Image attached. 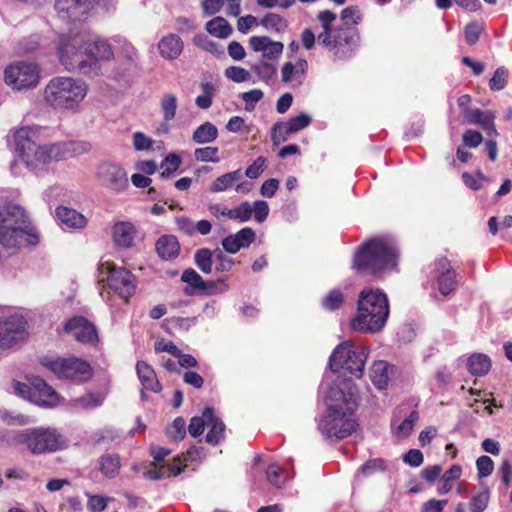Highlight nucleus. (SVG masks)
I'll list each match as a JSON object with an SVG mask.
<instances>
[{
    "mask_svg": "<svg viewBox=\"0 0 512 512\" xmlns=\"http://www.w3.org/2000/svg\"><path fill=\"white\" fill-rule=\"evenodd\" d=\"M367 352L365 348L356 349L351 342L339 344L329 357V367L333 373L342 369L360 378L363 375Z\"/></svg>",
    "mask_w": 512,
    "mask_h": 512,
    "instance_id": "obj_10",
    "label": "nucleus"
},
{
    "mask_svg": "<svg viewBox=\"0 0 512 512\" xmlns=\"http://www.w3.org/2000/svg\"><path fill=\"white\" fill-rule=\"evenodd\" d=\"M393 366L385 361H376L370 369V379L378 389H386L389 382V373Z\"/></svg>",
    "mask_w": 512,
    "mask_h": 512,
    "instance_id": "obj_27",
    "label": "nucleus"
},
{
    "mask_svg": "<svg viewBox=\"0 0 512 512\" xmlns=\"http://www.w3.org/2000/svg\"><path fill=\"white\" fill-rule=\"evenodd\" d=\"M4 80L15 90L33 88L39 83L40 70L33 62L16 61L5 68Z\"/></svg>",
    "mask_w": 512,
    "mask_h": 512,
    "instance_id": "obj_11",
    "label": "nucleus"
},
{
    "mask_svg": "<svg viewBox=\"0 0 512 512\" xmlns=\"http://www.w3.org/2000/svg\"><path fill=\"white\" fill-rule=\"evenodd\" d=\"M136 228L130 222L119 221L112 227V237L116 246L131 248L134 246Z\"/></svg>",
    "mask_w": 512,
    "mask_h": 512,
    "instance_id": "obj_23",
    "label": "nucleus"
},
{
    "mask_svg": "<svg viewBox=\"0 0 512 512\" xmlns=\"http://www.w3.org/2000/svg\"><path fill=\"white\" fill-rule=\"evenodd\" d=\"M317 20L322 32L317 36L319 45L327 50L338 61L352 58L361 45V34L358 25L363 20L359 6L352 5L341 10V24L333 25L336 14L331 10L320 11Z\"/></svg>",
    "mask_w": 512,
    "mask_h": 512,
    "instance_id": "obj_1",
    "label": "nucleus"
},
{
    "mask_svg": "<svg viewBox=\"0 0 512 512\" xmlns=\"http://www.w3.org/2000/svg\"><path fill=\"white\" fill-rule=\"evenodd\" d=\"M463 145L468 148H476L483 141V136L479 131L469 129L462 136Z\"/></svg>",
    "mask_w": 512,
    "mask_h": 512,
    "instance_id": "obj_59",
    "label": "nucleus"
},
{
    "mask_svg": "<svg viewBox=\"0 0 512 512\" xmlns=\"http://www.w3.org/2000/svg\"><path fill=\"white\" fill-rule=\"evenodd\" d=\"M38 234L32 228L9 227L4 223L0 227V244L6 248L18 249L23 245H36Z\"/></svg>",
    "mask_w": 512,
    "mask_h": 512,
    "instance_id": "obj_14",
    "label": "nucleus"
},
{
    "mask_svg": "<svg viewBox=\"0 0 512 512\" xmlns=\"http://www.w3.org/2000/svg\"><path fill=\"white\" fill-rule=\"evenodd\" d=\"M396 265L395 248L380 237L365 241L353 257V268L362 275L377 276L392 270Z\"/></svg>",
    "mask_w": 512,
    "mask_h": 512,
    "instance_id": "obj_5",
    "label": "nucleus"
},
{
    "mask_svg": "<svg viewBox=\"0 0 512 512\" xmlns=\"http://www.w3.org/2000/svg\"><path fill=\"white\" fill-rule=\"evenodd\" d=\"M260 24L265 29L272 30L275 33H283L288 27L287 20L277 13H267L261 19Z\"/></svg>",
    "mask_w": 512,
    "mask_h": 512,
    "instance_id": "obj_35",
    "label": "nucleus"
},
{
    "mask_svg": "<svg viewBox=\"0 0 512 512\" xmlns=\"http://www.w3.org/2000/svg\"><path fill=\"white\" fill-rule=\"evenodd\" d=\"M435 269L439 273L437 281L440 293L445 296L449 295L457 286L455 270L446 257L436 259Z\"/></svg>",
    "mask_w": 512,
    "mask_h": 512,
    "instance_id": "obj_18",
    "label": "nucleus"
},
{
    "mask_svg": "<svg viewBox=\"0 0 512 512\" xmlns=\"http://www.w3.org/2000/svg\"><path fill=\"white\" fill-rule=\"evenodd\" d=\"M490 493L488 488H485L482 492L474 495L470 500V511L471 512H483L489 503Z\"/></svg>",
    "mask_w": 512,
    "mask_h": 512,
    "instance_id": "obj_49",
    "label": "nucleus"
},
{
    "mask_svg": "<svg viewBox=\"0 0 512 512\" xmlns=\"http://www.w3.org/2000/svg\"><path fill=\"white\" fill-rule=\"evenodd\" d=\"M476 467L478 477L485 478L492 474L494 470V462L489 456L482 455L476 460Z\"/></svg>",
    "mask_w": 512,
    "mask_h": 512,
    "instance_id": "obj_53",
    "label": "nucleus"
},
{
    "mask_svg": "<svg viewBox=\"0 0 512 512\" xmlns=\"http://www.w3.org/2000/svg\"><path fill=\"white\" fill-rule=\"evenodd\" d=\"M424 461V455L419 449H410L403 455V462L411 467H419Z\"/></svg>",
    "mask_w": 512,
    "mask_h": 512,
    "instance_id": "obj_62",
    "label": "nucleus"
},
{
    "mask_svg": "<svg viewBox=\"0 0 512 512\" xmlns=\"http://www.w3.org/2000/svg\"><path fill=\"white\" fill-rule=\"evenodd\" d=\"M205 424H207L206 418L203 416H194L191 418L190 423L188 425V432L192 437L200 436L205 428Z\"/></svg>",
    "mask_w": 512,
    "mask_h": 512,
    "instance_id": "obj_61",
    "label": "nucleus"
},
{
    "mask_svg": "<svg viewBox=\"0 0 512 512\" xmlns=\"http://www.w3.org/2000/svg\"><path fill=\"white\" fill-rule=\"evenodd\" d=\"M167 436L173 441H181L186 435V422L184 418L177 417L166 430Z\"/></svg>",
    "mask_w": 512,
    "mask_h": 512,
    "instance_id": "obj_41",
    "label": "nucleus"
},
{
    "mask_svg": "<svg viewBox=\"0 0 512 512\" xmlns=\"http://www.w3.org/2000/svg\"><path fill=\"white\" fill-rule=\"evenodd\" d=\"M264 94L260 89H252L242 93L241 97L246 103V110H252L254 105L263 98Z\"/></svg>",
    "mask_w": 512,
    "mask_h": 512,
    "instance_id": "obj_63",
    "label": "nucleus"
},
{
    "mask_svg": "<svg viewBox=\"0 0 512 512\" xmlns=\"http://www.w3.org/2000/svg\"><path fill=\"white\" fill-rule=\"evenodd\" d=\"M57 54L66 70L79 71L82 74L91 72V64L85 58V34L62 35L59 39Z\"/></svg>",
    "mask_w": 512,
    "mask_h": 512,
    "instance_id": "obj_9",
    "label": "nucleus"
},
{
    "mask_svg": "<svg viewBox=\"0 0 512 512\" xmlns=\"http://www.w3.org/2000/svg\"><path fill=\"white\" fill-rule=\"evenodd\" d=\"M389 312L387 295L381 289H364L359 293L351 327L355 331L377 333L385 326Z\"/></svg>",
    "mask_w": 512,
    "mask_h": 512,
    "instance_id": "obj_4",
    "label": "nucleus"
},
{
    "mask_svg": "<svg viewBox=\"0 0 512 512\" xmlns=\"http://www.w3.org/2000/svg\"><path fill=\"white\" fill-rule=\"evenodd\" d=\"M63 329L67 333H72L75 340L82 344H95L99 340L96 326L83 316L68 319Z\"/></svg>",
    "mask_w": 512,
    "mask_h": 512,
    "instance_id": "obj_16",
    "label": "nucleus"
},
{
    "mask_svg": "<svg viewBox=\"0 0 512 512\" xmlns=\"http://www.w3.org/2000/svg\"><path fill=\"white\" fill-rule=\"evenodd\" d=\"M26 321L21 316L0 319V348H9L27 336Z\"/></svg>",
    "mask_w": 512,
    "mask_h": 512,
    "instance_id": "obj_13",
    "label": "nucleus"
},
{
    "mask_svg": "<svg viewBox=\"0 0 512 512\" xmlns=\"http://www.w3.org/2000/svg\"><path fill=\"white\" fill-rule=\"evenodd\" d=\"M242 178V172L240 169H237L232 172H228L217 177L210 185L209 190L211 192H223L227 189L233 187L237 181Z\"/></svg>",
    "mask_w": 512,
    "mask_h": 512,
    "instance_id": "obj_31",
    "label": "nucleus"
},
{
    "mask_svg": "<svg viewBox=\"0 0 512 512\" xmlns=\"http://www.w3.org/2000/svg\"><path fill=\"white\" fill-rule=\"evenodd\" d=\"M120 468L121 459L117 453H107L102 455L99 459V469L101 473L109 479L115 478Z\"/></svg>",
    "mask_w": 512,
    "mask_h": 512,
    "instance_id": "obj_28",
    "label": "nucleus"
},
{
    "mask_svg": "<svg viewBox=\"0 0 512 512\" xmlns=\"http://www.w3.org/2000/svg\"><path fill=\"white\" fill-rule=\"evenodd\" d=\"M106 266L108 270L107 284L109 288L127 301L136 290L135 276L126 268H117L111 263L101 265Z\"/></svg>",
    "mask_w": 512,
    "mask_h": 512,
    "instance_id": "obj_12",
    "label": "nucleus"
},
{
    "mask_svg": "<svg viewBox=\"0 0 512 512\" xmlns=\"http://www.w3.org/2000/svg\"><path fill=\"white\" fill-rule=\"evenodd\" d=\"M35 132L29 127H21L14 132L15 149L27 167L37 168L50 161H61L72 157V143H56L38 146L34 140Z\"/></svg>",
    "mask_w": 512,
    "mask_h": 512,
    "instance_id": "obj_3",
    "label": "nucleus"
},
{
    "mask_svg": "<svg viewBox=\"0 0 512 512\" xmlns=\"http://www.w3.org/2000/svg\"><path fill=\"white\" fill-rule=\"evenodd\" d=\"M292 134L294 133L289 131L288 125L285 122H276L271 129V140L273 145L279 146L281 143L286 142Z\"/></svg>",
    "mask_w": 512,
    "mask_h": 512,
    "instance_id": "obj_37",
    "label": "nucleus"
},
{
    "mask_svg": "<svg viewBox=\"0 0 512 512\" xmlns=\"http://www.w3.org/2000/svg\"><path fill=\"white\" fill-rule=\"evenodd\" d=\"M288 125L289 131L297 133L306 128L311 123V117L305 113H301L285 122Z\"/></svg>",
    "mask_w": 512,
    "mask_h": 512,
    "instance_id": "obj_55",
    "label": "nucleus"
},
{
    "mask_svg": "<svg viewBox=\"0 0 512 512\" xmlns=\"http://www.w3.org/2000/svg\"><path fill=\"white\" fill-rule=\"evenodd\" d=\"M219 149L217 147H203L197 148L194 152L195 159L200 162H212L218 163L220 161L218 157Z\"/></svg>",
    "mask_w": 512,
    "mask_h": 512,
    "instance_id": "obj_48",
    "label": "nucleus"
},
{
    "mask_svg": "<svg viewBox=\"0 0 512 512\" xmlns=\"http://www.w3.org/2000/svg\"><path fill=\"white\" fill-rule=\"evenodd\" d=\"M203 416L206 418L207 424L210 425L205 441L208 444L217 445L224 438L225 424L220 418L215 416L212 407H205L203 409Z\"/></svg>",
    "mask_w": 512,
    "mask_h": 512,
    "instance_id": "obj_22",
    "label": "nucleus"
},
{
    "mask_svg": "<svg viewBox=\"0 0 512 512\" xmlns=\"http://www.w3.org/2000/svg\"><path fill=\"white\" fill-rule=\"evenodd\" d=\"M97 176L108 189L119 193L128 187V177L125 170L118 164L103 162L99 165Z\"/></svg>",
    "mask_w": 512,
    "mask_h": 512,
    "instance_id": "obj_15",
    "label": "nucleus"
},
{
    "mask_svg": "<svg viewBox=\"0 0 512 512\" xmlns=\"http://www.w3.org/2000/svg\"><path fill=\"white\" fill-rule=\"evenodd\" d=\"M40 363L57 379L76 385L89 382L94 375L91 364L87 360L76 356H44Z\"/></svg>",
    "mask_w": 512,
    "mask_h": 512,
    "instance_id": "obj_8",
    "label": "nucleus"
},
{
    "mask_svg": "<svg viewBox=\"0 0 512 512\" xmlns=\"http://www.w3.org/2000/svg\"><path fill=\"white\" fill-rule=\"evenodd\" d=\"M214 252L208 248L198 249L194 254V263L205 274L212 272Z\"/></svg>",
    "mask_w": 512,
    "mask_h": 512,
    "instance_id": "obj_34",
    "label": "nucleus"
},
{
    "mask_svg": "<svg viewBox=\"0 0 512 512\" xmlns=\"http://www.w3.org/2000/svg\"><path fill=\"white\" fill-rule=\"evenodd\" d=\"M136 371L145 390L154 393H158L162 390V385L159 382L154 369L148 363L145 361H138L136 364Z\"/></svg>",
    "mask_w": 512,
    "mask_h": 512,
    "instance_id": "obj_25",
    "label": "nucleus"
},
{
    "mask_svg": "<svg viewBox=\"0 0 512 512\" xmlns=\"http://www.w3.org/2000/svg\"><path fill=\"white\" fill-rule=\"evenodd\" d=\"M218 137L217 127L207 121L198 126L192 134V140L197 144H208L215 141Z\"/></svg>",
    "mask_w": 512,
    "mask_h": 512,
    "instance_id": "obj_30",
    "label": "nucleus"
},
{
    "mask_svg": "<svg viewBox=\"0 0 512 512\" xmlns=\"http://www.w3.org/2000/svg\"><path fill=\"white\" fill-rule=\"evenodd\" d=\"M387 468V463L382 458H374L366 461L363 465L358 469V473L362 474L364 477L371 476L377 472H383Z\"/></svg>",
    "mask_w": 512,
    "mask_h": 512,
    "instance_id": "obj_38",
    "label": "nucleus"
},
{
    "mask_svg": "<svg viewBox=\"0 0 512 512\" xmlns=\"http://www.w3.org/2000/svg\"><path fill=\"white\" fill-rule=\"evenodd\" d=\"M18 385L22 387L19 388L21 393H23L24 390H28L33 401L40 405L51 406L57 403L58 397L56 391L41 378H35L30 387L26 384Z\"/></svg>",
    "mask_w": 512,
    "mask_h": 512,
    "instance_id": "obj_17",
    "label": "nucleus"
},
{
    "mask_svg": "<svg viewBox=\"0 0 512 512\" xmlns=\"http://www.w3.org/2000/svg\"><path fill=\"white\" fill-rule=\"evenodd\" d=\"M330 388L328 398L336 401L329 404L318 429L329 439L342 440L354 433L358 427L355 411L358 408V389L351 379H342Z\"/></svg>",
    "mask_w": 512,
    "mask_h": 512,
    "instance_id": "obj_2",
    "label": "nucleus"
},
{
    "mask_svg": "<svg viewBox=\"0 0 512 512\" xmlns=\"http://www.w3.org/2000/svg\"><path fill=\"white\" fill-rule=\"evenodd\" d=\"M56 216L63 226L69 229H82L87 225L86 217L75 209L59 206L56 208Z\"/></svg>",
    "mask_w": 512,
    "mask_h": 512,
    "instance_id": "obj_24",
    "label": "nucleus"
},
{
    "mask_svg": "<svg viewBox=\"0 0 512 512\" xmlns=\"http://www.w3.org/2000/svg\"><path fill=\"white\" fill-rule=\"evenodd\" d=\"M206 30L209 34L221 39L228 38L233 32L229 22L220 16L209 20L206 23Z\"/></svg>",
    "mask_w": 512,
    "mask_h": 512,
    "instance_id": "obj_32",
    "label": "nucleus"
},
{
    "mask_svg": "<svg viewBox=\"0 0 512 512\" xmlns=\"http://www.w3.org/2000/svg\"><path fill=\"white\" fill-rule=\"evenodd\" d=\"M266 167V158L260 156L246 168L245 175L250 179L258 178Z\"/></svg>",
    "mask_w": 512,
    "mask_h": 512,
    "instance_id": "obj_60",
    "label": "nucleus"
},
{
    "mask_svg": "<svg viewBox=\"0 0 512 512\" xmlns=\"http://www.w3.org/2000/svg\"><path fill=\"white\" fill-rule=\"evenodd\" d=\"M104 396L101 393L89 392L80 398L76 399L75 402L78 406L84 409H92L102 405Z\"/></svg>",
    "mask_w": 512,
    "mask_h": 512,
    "instance_id": "obj_47",
    "label": "nucleus"
},
{
    "mask_svg": "<svg viewBox=\"0 0 512 512\" xmlns=\"http://www.w3.org/2000/svg\"><path fill=\"white\" fill-rule=\"evenodd\" d=\"M462 475V468L458 464L452 465L442 476L441 481L437 487V492L440 495L449 493L453 488V482L458 480Z\"/></svg>",
    "mask_w": 512,
    "mask_h": 512,
    "instance_id": "obj_33",
    "label": "nucleus"
},
{
    "mask_svg": "<svg viewBox=\"0 0 512 512\" xmlns=\"http://www.w3.org/2000/svg\"><path fill=\"white\" fill-rule=\"evenodd\" d=\"M214 262L218 272H229L235 264L234 260L226 256L221 249L214 251Z\"/></svg>",
    "mask_w": 512,
    "mask_h": 512,
    "instance_id": "obj_50",
    "label": "nucleus"
},
{
    "mask_svg": "<svg viewBox=\"0 0 512 512\" xmlns=\"http://www.w3.org/2000/svg\"><path fill=\"white\" fill-rule=\"evenodd\" d=\"M181 280L192 288H197V290L206 285L205 280L193 268L185 269L181 275Z\"/></svg>",
    "mask_w": 512,
    "mask_h": 512,
    "instance_id": "obj_52",
    "label": "nucleus"
},
{
    "mask_svg": "<svg viewBox=\"0 0 512 512\" xmlns=\"http://www.w3.org/2000/svg\"><path fill=\"white\" fill-rule=\"evenodd\" d=\"M13 441L33 455L54 453L68 446L66 437L52 427H33L22 430L13 437Z\"/></svg>",
    "mask_w": 512,
    "mask_h": 512,
    "instance_id": "obj_7",
    "label": "nucleus"
},
{
    "mask_svg": "<svg viewBox=\"0 0 512 512\" xmlns=\"http://www.w3.org/2000/svg\"><path fill=\"white\" fill-rule=\"evenodd\" d=\"M344 303V294L339 289L329 291L321 300V306L327 311L339 310Z\"/></svg>",
    "mask_w": 512,
    "mask_h": 512,
    "instance_id": "obj_36",
    "label": "nucleus"
},
{
    "mask_svg": "<svg viewBox=\"0 0 512 512\" xmlns=\"http://www.w3.org/2000/svg\"><path fill=\"white\" fill-rule=\"evenodd\" d=\"M490 368L491 360L485 354L476 353L467 360V369L472 375L484 376L490 371Z\"/></svg>",
    "mask_w": 512,
    "mask_h": 512,
    "instance_id": "obj_29",
    "label": "nucleus"
},
{
    "mask_svg": "<svg viewBox=\"0 0 512 512\" xmlns=\"http://www.w3.org/2000/svg\"><path fill=\"white\" fill-rule=\"evenodd\" d=\"M284 469L276 463L267 467L266 477L270 484L275 487H281L285 483Z\"/></svg>",
    "mask_w": 512,
    "mask_h": 512,
    "instance_id": "obj_44",
    "label": "nucleus"
},
{
    "mask_svg": "<svg viewBox=\"0 0 512 512\" xmlns=\"http://www.w3.org/2000/svg\"><path fill=\"white\" fill-rule=\"evenodd\" d=\"M155 249L161 259L173 260L179 255L180 244L174 235H163L157 240Z\"/></svg>",
    "mask_w": 512,
    "mask_h": 512,
    "instance_id": "obj_26",
    "label": "nucleus"
},
{
    "mask_svg": "<svg viewBox=\"0 0 512 512\" xmlns=\"http://www.w3.org/2000/svg\"><path fill=\"white\" fill-rule=\"evenodd\" d=\"M225 76L236 83L248 81L250 73L248 70L239 66H230L225 70Z\"/></svg>",
    "mask_w": 512,
    "mask_h": 512,
    "instance_id": "obj_54",
    "label": "nucleus"
},
{
    "mask_svg": "<svg viewBox=\"0 0 512 512\" xmlns=\"http://www.w3.org/2000/svg\"><path fill=\"white\" fill-rule=\"evenodd\" d=\"M40 46V36L38 34L30 35L17 42L15 51L18 54H27L36 51Z\"/></svg>",
    "mask_w": 512,
    "mask_h": 512,
    "instance_id": "obj_42",
    "label": "nucleus"
},
{
    "mask_svg": "<svg viewBox=\"0 0 512 512\" xmlns=\"http://www.w3.org/2000/svg\"><path fill=\"white\" fill-rule=\"evenodd\" d=\"M251 70L264 82H269L277 73L276 67L269 62L252 65Z\"/></svg>",
    "mask_w": 512,
    "mask_h": 512,
    "instance_id": "obj_46",
    "label": "nucleus"
},
{
    "mask_svg": "<svg viewBox=\"0 0 512 512\" xmlns=\"http://www.w3.org/2000/svg\"><path fill=\"white\" fill-rule=\"evenodd\" d=\"M180 165L181 158L177 154H168L161 164L163 171L160 173V176L162 178L170 177L175 171L179 169Z\"/></svg>",
    "mask_w": 512,
    "mask_h": 512,
    "instance_id": "obj_45",
    "label": "nucleus"
},
{
    "mask_svg": "<svg viewBox=\"0 0 512 512\" xmlns=\"http://www.w3.org/2000/svg\"><path fill=\"white\" fill-rule=\"evenodd\" d=\"M87 84L78 78L56 76L44 88L46 104L55 110L77 111L87 95Z\"/></svg>",
    "mask_w": 512,
    "mask_h": 512,
    "instance_id": "obj_6",
    "label": "nucleus"
},
{
    "mask_svg": "<svg viewBox=\"0 0 512 512\" xmlns=\"http://www.w3.org/2000/svg\"><path fill=\"white\" fill-rule=\"evenodd\" d=\"M161 109L166 122L173 120L176 116L177 97L174 94H165L161 99Z\"/></svg>",
    "mask_w": 512,
    "mask_h": 512,
    "instance_id": "obj_39",
    "label": "nucleus"
},
{
    "mask_svg": "<svg viewBox=\"0 0 512 512\" xmlns=\"http://www.w3.org/2000/svg\"><path fill=\"white\" fill-rule=\"evenodd\" d=\"M509 71L504 66L498 67L489 81V87L492 91H500L506 87Z\"/></svg>",
    "mask_w": 512,
    "mask_h": 512,
    "instance_id": "obj_43",
    "label": "nucleus"
},
{
    "mask_svg": "<svg viewBox=\"0 0 512 512\" xmlns=\"http://www.w3.org/2000/svg\"><path fill=\"white\" fill-rule=\"evenodd\" d=\"M113 57L111 45L102 39L89 42L85 38V58L91 64V72L97 69L99 61L110 60Z\"/></svg>",
    "mask_w": 512,
    "mask_h": 512,
    "instance_id": "obj_19",
    "label": "nucleus"
},
{
    "mask_svg": "<svg viewBox=\"0 0 512 512\" xmlns=\"http://www.w3.org/2000/svg\"><path fill=\"white\" fill-rule=\"evenodd\" d=\"M255 231L250 227L240 229L235 234H230L222 240L223 249L235 254L242 248H247L255 241Z\"/></svg>",
    "mask_w": 512,
    "mask_h": 512,
    "instance_id": "obj_20",
    "label": "nucleus"
},
{
    "mask_svg": "<svg viewBox=\"0 0 512 512\" xmlns=\"http://www.w3.org/2000/svg\"><path fill=\"white\" fill-rule=\"evenodd\" d=\"M419 419V413L416 410H413L408 417H406L397 427V433L406 437L410 435L413 430L415 423Z\"/></svg>",
    "mask_w": 512,
    "mask_h": 512,
    "instance_id": "obj_56",
    "label": "nucleus"
},
{
    "mask_svg": "<svg viewBox=\"0 0 512 512\" xmlns=\"http://www.w3.org/2000/svg\"><path fill=\"white\" fill-rule=\"evenodd\" d=\"M166 466V473L168 477H176L180 475L187 467V464L185 462V459L183 456L177 455L173 458L172 462L165 465Z\"/></svg>",
    "mask_w": 512,
    "mask_h": 512,
    "instance_id": "obj_57",
    "label": "nucleus"
},
{
    "mask_svg": "<svg viewBox=\"0 0 512 512\" xmlns=\"http://www.w3.org/2000/svg\"><path fill=\"white\" fill-rule=\"evenodd\" d=\"M143 477L145 479L154 480V481L164 479V478L168 477L167 473H166V466L152 463L150 465V468L143 472Z\"/></svg>",
    "mask_w": 512,
    "mask_h": 512,
    "instance_id": "obj_58",
    "label": "nucleus"
},
{
    "mask_svg": "<svg viewBox=\"0 0 512 512\" xmlns=\"http://www.w3.org/2000/svg\"><path fill=\"white\" fill-rule=\"evenodd\" d=\"M252 214V205L248 201H244L238 207L227 210L226 217L229 219H238L241 222H246L250 220Z\"/></svg>",
    "mask_w": 512,
    "mask_h": 512,
    "instance_id": "obj_40",
    "label": "nucleus"
},
{
    "mask_svg": "<svg viewBox=\"0 0 512 512\" xmlns=\"http://www.w3.org/2000/svg\"><path fill=\"white\" fill-rule=\"evenodd\" d=\"M252 210L254 213V218L257 222H264L269 214V206L263 200H258L253 203Z\"/></svg>",
    "mask_w": 512,
    "mask_h": 512,
    "instance_id": "obj_64",
    "label": "nucleus"
},
{
    "mask_svg": "<svg viewBox=\"0 0 512 512\" xmlns=\"http://www.w3.org/2000/svg\"><path fill=\"white\" fill-rule=\"evenodd\" d=\"M484 27L477 22L468 23L464 28L465 40L468 45H474L478 42Z\"/></svg>",
    "mask_w": 512,
    "mask_h": 512,
    "instance_id": "obj_51",
    "label": "nucleus"
},
{
    "mask_svg": "<svg viewBox=\"0 0 512 512\" xmlns=\"http://www.w3.org/2000/svg\"><path fill=\"white\" fill-rule=\"evenodd\" d=\"M157 47L162 58L173 61L178 59L182 54L184 42L179 35L169 33L159 40Z\"/></svg>",
    "mask_w": 512,
    "mask_h": 512,
    "instance_id": "obj_21",
    "label": "nucleus"
}]
</instances>
